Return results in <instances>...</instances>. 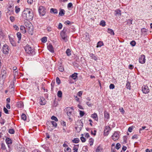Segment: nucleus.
<instances>
[{
  "mask_svg": "<svg viewBox=\"0 0 152 152\" xmlns=\"http://www.w3.org/2000/svg\"><path fill=\"white\" fill-rule=\"evenodd\" d=\"M94 139L92 138L90 139L89 140V142L91 146L93 144Z\"/></svg>",
  "mask_w": 152,
  "mask_h": 152,
  "instance_id": "c9c22d12",
  "label": "nucleus"
},
{
  "mask_svg": "<svg viewBox=\"0 0 152 152\" xmlns=\"http://www.w3.org/2000/svg\"><path fill=\"white\" fill-rule=\"evenodd\" d=\"M9 132L11 134H13L15 133V130L13 129H10L9 130Z\"/></svg>",
  "mask_w": 152,
  "mask_h": 152,
  "instance_id": "72a5a7b5",
  "label": "nucleus"
},
{
  "mask_svg": "<svg viewBox=\"0 0 152 152\" xmlns=\"http://www.w3.org/2000/svg\"><path fill=\"white\" fill-rule=\"evenodd\" d=\"M104 116L105 118L107 119H109L110 118L109 114L105 110L104 112Z\"/></svg>",
  "mask_w": 152,
  "mask_h": 152,
  "instance_id": "6ab92c4d",
  "label": "nucleus"
},
{
  "mask_svg": "<svg viewBox=\"0 0 152 152\" xmlns=\"http://www.w3.org/2000/svg\"><path fill=\"white\" fill-rule=\"evenodd\" d=\"M66 53L68 56H69L71 55V51L70 49H68L66 50Z\"/></svg>",
  "mask_w": 152,
  "mask_h": 152,
  "instance_id": "7c9ffc66",
  "label": "nucleus"
},
{
  "mask_svg": "<svg viewBox=\"0 0 152 152\" xmlns=\"http://www.w3.org/2000/svg\"><path fill=\"white\" fill-rule=\"evenodd\" d=\"M139 62L141 64H144L145 62V57L144 55H141L139 58Z\"/></svg>",
  "mask_w": 152,
  "mask_h": 152,
  "instance_id": "f8f14e48",
  "label": "nucleus"
},
{
  "mask_svg": "<svg viewBox=\"0 0 152 152\" xmlns=\"http://www.w3.org/2000/svg\"><path fill=\"white\" fill-rule=\"evenodd\" d=\"M3 52L4 54H7L9 53V46L7 45H4L3 48Z\"/></svg>",
  "mask_w": 152,
  "mask_h": 152,
  "instance_id": "1a4fd4ad",
  "label": "nucleus"
},
{
  "mask_svg": "<svg viewBox=\"0 0 152 152\" xmlns=\"http://www.w3.org/2000/svg\"><path fill=\"white\" fill-rule=\"evenodd\" d=\"M58 11L56 9L52 8L50 10V12L54 14L58 13Z\"/></svg>",
  "mask_w": 152,
  "mask_h": 152,
  "instance_id": "4be33fe9",
  "label": "nucleus"
},
{
  "mask_svg": "<svg viewBox=\"0 0 152 152\" xmlns=\"http://www.w3.org/2000/svg\"><path fill=\"white\" fill-rule=\"evenodd\" d=\"M47 31L49 32L52 31V28L50 27H48L47 28Z\"/></svg>",
  "mask_w": 152,
  "mask_h": 152,
  "instance_id": "680f3d73",
  "label": "nucleus"
},
{
  "mask_svg": "<svg viewBox=\"0 0 152 152\" xmlns=\"http://www.w3.org/2000/svg\"><path fill=\"white\" fill-rule=\"evenodd\" d=\"M1 149L3 150H5L6 149V147L5 144L4 143H2L1 144Z\"/></svg>",
  "mask_w": 152,
  "mask_h": 152,
  "instance_id": "c03bdc74",
  "label": "nucleus"
},
{
  "mask_svg": "<svg viewBox=\"0 0 152 152\" xmlns=\"http://www.w3.org/2000/svg\"><path fill=\"white\" fill-rule=\"evenodd\" d=\"M23 103L22 102H20L17 103V107L18 108H22L23 107Z\"/></svg>",
  "mask_w": 152,
  "mask_h": 152,
  "instance_id": "5701e85b",
  "label": "nucleus"
},
{
  "mask_svg": "<svg viewBox=\"0 0 152 152\" xmlns=\"http://www.w3.org/2000/svg\"><path fill=\"white\" fill-rule=\"evenodd\" d=\"M119 134L116 132H115L112 136V138L114 141L117 140L119 138Z\"/></svg>",
  "mask_w": 152,
  "mask_h": 152,
  "instance_id": "ddd939ff",
  "label": "nucleus"
},
{
  "mask_svg": "<svg viewBox=\"0 0 152 152\" xmlns=\"http://www.w3.org/2000/svg\"><path fill=\"white\" fill-rule=\"evenodd\" d=\"M65 10L63 9H61L59 13V15L61 16H63L65 14Z\"/></svg>",
  "mask_w": 152,
  "mask_h": 152,
  "instance_id": "a878e982",
  "label": "nucleus"
},
{
  "mask_svg": "<svg viewBox=\"0 0 152 152\" xmlns=\"http://www.w3.org/2000/svg\"><path fill=\"white\" fill-rule=\"evenodd\" d=\"M25 49L26 52L29 54L34 55L35 53L34 50L31 47L30 45H27L25 47Z\"/></svg>",
  "mask_w": 152,
  "mask_h": 152,
  "instance_id": "39448f33",
  "label": "nucleus"
},
{
  "mask_svg": "<svg viewBox=\"0 0 152 152\" xmlns=\"http://www.w3.org/2000/svg\"><path fill=\"white\" fill-rule=\"evenodd\" d=\"M71 149L70 148H69V147H68L66 150H65V152H71Z\"/></svg>",
  "mask_w": 152,
  "mask_h": 152,
  "instance_id": "603ef678",
  "label": "nucleus"
},
{
  "mask_svg": "<svg viewBox=\"0 0 152 152\" xmlns=\"http://www.w3.org/2000/svg\"><path fill=\"white\" fill-rule=\"evenodd\" d=\"M132 20L128 19L127 20V23L129 25L132 24Z\"/></svg>",
  "mask_w": 152,
  "mask_h": 152,
  "instance_id": "5fc2aeb1",
  "label": "nucleus"
},
{
  "mask_svg": "<svg viewBox=\"0 0 152 152\" xmlns=\"http://www.w3.org/2000/svg\"><path fill=\"white\" fill-rule=\"evenodd\" d=\"M77 73H74L73 74L70 76V77L73 79L75 80L77 78Z\"/></svg>",
  "mask_w": 152,
  "mask_h": 152,
  "instance_id": "412c9836",
  "label": "nucleus"
},
{
  "mask_svg": "<svg viewBox=\"0 0 152 152\" xmlns=\"http://www.w3.org/2000/svg\"><path fill=\"white\" fill-rule=\"evenodd\" d=\"M9 39L10 40V42L11 44L13 46H16V43L13 40V38H12L10 36H9Z\"/></svg>",
  "mask_w": 152,
  "mask_h": 152,
  "instance_id": "f3484780",
  "label": "nucleus"
},
{
  "mask_svg": "<svg viewBox=\"0 0 152 152\" xmlns=\"http://www.w3.org/2000/svg\"><path fill=\"white\" fill-rule=\"evenodd\" d=\"M55 82H52L51 83V90L53 89V88L54 87V85L55 84Z\"/></svg>",
  "mask_w": 152,
  "mask_h": 152,
  "instance_id": "338daca9",
  "label": "nucleus"
},
{
  "mask_svg": "<svg viewBox=\"0 0 152 152\" xmlns=\"http://www.w3.org/2000/svg\"><path fill=\"white\" fill-rule=\"evenodd\" d=\"M78 149V148H77L75 146L74 147L73 149L74 152H77Z\"/></svg>",
  "mask_w": 152,
  "mask_h": 152,
  "instance_id": "4d7b16f0",
  "label": "nucleus"
},
{
  "mask_svg": "<svg viewBox=\"0 0 152 152\" xmlns=\"http://www.w3.org/2000/svg\"><path fill=\"white\" fill-rule=\"evenodd\" d=\"M20 8L16 6L15 7V12L16 13H18L20 11Z\"/></svg>",
  "mask_w": 152,
  "mask_h": 152,
  "instance_id": "4c0bfd02",
  "label": "nucleus"
},
{
  "mask_svg": "<svg viewBox=\"0 0 152 152\" xmlns=\"http://www.w3.org/2000/svg\"><path fill=\"white\" fill-rule=\"evenodd\" d=\"M80 140H81V141L83 142H85L86 141V140L85 138L83 136L80 137Z\"/></svg>",
  "mask_w": 152,
  "mask_h": 152,
  "instance_id": "8fccbe9b",
  "label": "nucleus"
},
{
  "mask_svg": "<svg viewBox=\"0 0 152 152\" xmlns=\"http://www.w3.org/2000/svg\"><path fill=\"white\" fill-rule=\"evenodd\" d=\"M79 111L80 112V116H81V117L83 116L85 114V113L84 112V111H81L80 110H79Z\"/></svg>",
  "mask_w": 152,
  "mask_h": 152,
  "instance_id": "a18cd8bd",
  "label": "nucleus"
},
{
  "mask_svg": "<svg viewBox=\"0 0 152 152\" xmlns=\"http://www.w3.org/2000/svg\"><path fill=\"white\" fill-rule=\"evenodd\" d=\"M80 141L79 139L78 138H74L72 141V142L75 143H77L79 142Z\"/></svg>",
  "mask_w": 152,
  "mask_h": 152,
  "instance_id": "c85d7f7f",
  "label": "nucleus"
},
{
  "mask_svg": "<svg viewBox=\"0 0 152 152\" xmlns=\"http://www.w3.org/2000/svg\"><path fill=\"white\" fill-rule=\"evenodd\" d=\"M21 118L22 120L25 121L26 119V115L24 113H23L21 115Z\"/></svg>",
  "mask_w": 152,
  "mask_h": 152,
  "instance_id": "f704fd0d",
  "label": "nucleus"
},
{
  "mask_svg": "<svg viewBox=\"0 0 152 152\" xmlns=\"http://www.w3.org/2000/svg\"><path fill=\"white\" fill-rule=\"evenodd\" d=\"M47 40V37H44L41 39L42 42H45Z\"/></svg>",
  "mask_w": 152,
  "mask_h": 152,
  "instance_id": "ea45409f",
  "label": "nucleus"
},
{
  "mask_svg": "<svg viewBox=\"0 0 152 152\" xmlns=\"http://www.w3.org/2000/svg\"><path fill=\"white\" fill-rule=\"evenodd\" d=\"M142 91L145 94H147L149 92V89L148 86L144 85L142 87Z\"/></svg>",
  "mask_w": 152,
  "mask_h": 152,
  "instance_id": "9b49d317",
  "label": "nucleus"
},
{
  "mask_svg": "<svg viewBox=\"0 0 152 152\" xmlns=\"http://www.w3.org/2000/svg\"><path fill=\"white\" fill-rule=\"evenodd\" d=\"M62 25L61 23H60L59 24L58 26V28L60 29L62 28Z\"/></svg>",
  "mask_w": 152,
  "mask_h": 152,
  "instance_id": "e2e57ef3",
  "label": "nucleus"
},
{
  "mask_svg": "<svg viewBox=\"0 0 152 152\" xmlns=\"http://www.w3.org/2000/svg\"><path fill=\"white\" fill-rule=\"evenodd\" d=\"M73 110L74 109L73 107H67L64 110V111L65 112H66L67 115V117L70 121H72V117L73 116L72 112Z\"/></svg>",
  "mask_w": 152,
  "mask_h": 152,
  "instance_id": "f03ea898",
  "label": "nucleus"
},
{
  "mask_svg": "<svg viewBox=\"0 0 152 152\" xmlns=\"http://www.w3.org/2000/svg\"><path fill=\"white\" fill-rule=\"evenodd\" d=\"M46 104V101L45 99L43 97L40 98V101L39 102V104L41 105H44Z\"/></svg>",
  "mask_w": 152,
  "mask_h": 152,
  "instance_id": "dca6fc26",
  "label": "nucleus"
},
{
  "mask_svg": "<svg viewBox=\"0 0 152 152\" xmlns=\"http://www.w3.org/2000/svg\"><path fill=\"white\" fill-rule=\"evenodd\" d=\"M46 8L44 7L40 6L38 8V12L39 15L42 16H44L46 13Z\"/></svg>",
  "mask_w": 152,
  "mask_h": 152,
  "instance_id": "6e6552de",
  "label": "nucleus"
},
{
  "mask_svg": "<svg viewBox=\"0 0 152 152\" xmlns=\"http://www.w3.org/2000/svg\"><path fill=\"white\" fill-rule=\"evenodd\" d=\"M25 25L29 33L32 35L33 34V26L32 24L29 21H26L25 22Z\"/></svg>",
  "mask_w": 152,
  "mask_h": 152,
  "instance_id": "20e7f679",
  "label": "nucleus"
},
{
  "mask_svg": "<svg viewBox=\"0 0 152 152\" xmlns=\"http://www.w3.org/2000/svg\"><path fill=\"white\" fill-rule=\"evenodd\" d=\"M48 49L51 52L53 53L54 50L52 45L51 44H49L48 46Z\"/></svg>",
  "mask_w": 152,
  "mask_h": 152,
  "instance_id": "a211bd4d",
  "label": "nucleus"
},
{
  "mask_svg": "<svg viewBox=\"0 0 152 152\" xmlns=\"http://www.w3.org/2000/svg\"><path fill=\"white\" fill-rule=\"evenodd\" d=\"M16 35H17V37L18 38V43H19V41H20L21 39V34L19 32H18L17 33Z\"/></svg>",
  "mask_w": 152,
  "mask_h": 152,
  "instance_id": "b1692460",
  "label": "nucleus"
},
{
  "mask_svg": "<svg viewBox=\"0 0 152 152\" xmlns=\"http://www.w3.org/2000/svg\"><path fill=\"white\" fill-rule=\"evenodd\" d=\"M3 110L4 113L6 114H8L9 113L8 110L5 107H4Z\"/></svg>",
  "mask_w": 152,
  "mask_h": 152,
  "instance_id": "864d4df0",
  "label": "nucleus"
},
{
  "mask_svg": "<svg viewBox=\"0 0 152 152\" xmlns=\"http://www.w3.org/2000/svg\"><path fill=\"white\" fill-rule=\"evenodd\" d=\"M66 31L67 29L64 28L63 30L61 32V37L65 42H66L68 40L67 39V35L66 33Z\"/></svg>",
  "mask_w": 152,
  "mask_h": 152,
  "instance_id": "423d86ee",
  "label": "nucleus"
},
{
  "mask_svg": "<svg viewBox=\"0 0 152 152\" xmlns=\"http://www.w3.org/2000/svg\"><path fill=\"white\" fill-rule=\"evenodd\" d=\"M5 141L7 144L8 145L9 144H11L12 143V140L9 138H6L5 140Z\"/></svg>",
  "mask_w": 152,
  "mask_h": 152,
  "instance_id": "aec40b11",
  "label": "nucleus"
},
{
  "mask_svg": "<svg viewBox=\"0 0 152 152\" xmlns=\"http://www.w3.org/2000/svg\"><path fill=\"white\" fill-rule=\"evenodd\" d=\"M59 70L61 72H62L64 70V68L63 66H60L58 67Z\"/></svg>",
  "mask_w": 152,
  "mask_h": 152,
  "instance_id": "a19ab883",
  "label": "nucleus"
},
{
  "mask_svg": "<svg viewBox=\"0 0 152 152\" xmlns=\"http://www.w3.org/2000/svg\"><path fill=\"white\" fill-rule=\"evenodd\" d=\"M148 30L145 28H142L141 29V32L142 34H146Z\"/></svg>",
  "mask_w": 152,
  "mask_h": 152,
  "instance_id": "bb28decb",
  "label": "nucleus"
},
{
  "mask_svg": "<svg viewBox=\"0 0 152 152\" xmlns=\"http://www.w3.org/2000/svg\"><path fill=\"white\" fill-rule=\"evenodd\" d=\"M56 83L58 85H59L61 83V80L59 77H57L56 78Z\"/></svg>",
  "mask_w": 152,
  "mask_h": 152,
  "instance_id": "49530a36",
  "label": "nucleus"
},
{
  "mask_svg": "<svg viewBox=\"0 0 152 152\" xmlns=\"http://www.w3.org/2000/svg\"><path fill=\"white\" fill-rule=\"evenodd\" d=\"M103 45V43L101 41L99 42L97 44L96 47H100Z\"/></svg>",
  "mask_w": 152,
  "mask_h": 152,
  "instance_id": "473e14b6",
  "label": "nucleus"
},
{
  "mask_svg": "<svg viewBox=\"0 0 152 152\" xmlns=\"http://www.w3.org/2000/svg\"><path fill=\"white\" fill-rule=\"evenodd\" d=\"M20 29L22 33H25L26 32V30L24 26H21L20 27Z\"/></svg>",
  "mask_w": 152,
  "mask_h": 152,
  "instance_id": "393cba45",
  "label": "nucleus"
},
{
  "mask_svg": "<svg viewBox=\"0 0 152 152\" xmlns=\"http://www.w3.org/2000/svg\"><path fill=\"white\" fill-rule=\"evenodd\" d=\"M77 126H75V128L77 131L78 132H79L82 129L83 126V124L81 120H80L77 122Z\"/></svg>",
  "mask_w": 152,
  "mask_h": 152,
  "instance_id": "0eeeda50",
  "label": "nucleus"
},
{
  "mask_svg": "<svg viewBox=\"0 0 152 152\" xmlns=\"http://www.w3.org/2000/svg\"><path fill=\"white\" fill-rule=\"evenodd\" d=\"M126 88L128 89H130V83L129 81H127L126 84Z\"/></svg>",
  "mask_w": 152,
  "mask_h": 152,
  "instance_id": "2f4dec72",
  "label": "nucleus"
},
{
  "mask_svg": "<svg viewBox=\"0 0 152 152\" xmlns=\"http://www.w3.org/2000/svg\"><path fill=\"white\" fill-rule=\"evenodd\" d=\"M72 6V3H71V2L69 3L68 4L67 7L68 8H70Z\"/></svg>",
  "mask_w": 152,
  "mask_h": 152,
  "instance_id": "052dcab7",
  "label": "nucleus"
},
{
  "mask_svg": "<svg viewBox=\"0 0 152 152\" xmlns=\"http://www.w3.org/2000/svg\"><path fill=\"white\" fill-rule=\"evenodd\" d=\"M109 87L110 89H113L115 88V86L113 84H111Z\"/></svg>",
  "mask_w": 152,
  "mask_h": 152,
  "instance_id": "6e6d98bb",
  "label": "nucleus"
},
{
  "mask_svg": "<svg viewBox=\"0 0 152 152\" xmlns=\"http://www.w3.org/2000/svg\"><path fill=\"white\" fill-rule=\"evenodd\" d=\"M107 32L110 34L111 35H114L115 34L113 31L111 29L108 28L107 29Z\"/></svg>",
  "mask_w": 152,
  "mask_h": 152,
  "instance_id": "cd10ccee",
  "label": "nucleus"
},
{
  "mask_svg": "<svg viewBox=\"0 0 152 152\" xmlns=\"http://www.w3.org/2000/svg\"><path fill=\"white\" fill-rule=\"evenodd\" d=\"M42 147L46 150V151H47V152H49V150H48V148L46 147L45 145H43L42 146Z\"/></svg>",
  "mask_w": 152,
  "mask_h": 152,
  "instance_id": "13d9d810",
  "label": "nucleus"
},
{
  "mask_svg": "<svg viewBox=\"0 0 152 152\" xmlns=\"http://www.w3.org/2000/svg\"><path fill=\"white\" fill-rule=\"evenodd\" d=\"M100 25L102 26H104L105 25V22L104 20H102L100 23Z\"/></svg>",
  "mask_w": 152,
  "mask_h": 152,
  "instance_id": "79ce46f5",
  "label": "nucleus"
},
{
  "mask_svg": "<svg viewBox=\"0 0 152 152\" xmlns=\"http://www.w3.org/2000/svg\"><path fill=\"white\" fill-rule=\"evenodd\" d=\"M136 43L135 42L134 40H132L130 43V45L132 46H134L136 45Z\"/></svg>",
  "mask_w": 152,
  "mask_h": 152,
  "instance_id": "de8ad7c7",
  "label": "nucleus"
},
{
  "mask_svg": "<svg viewBox=\"0 0 152 152\" xmlns=\"http://www.w3.org/2000/svg\"><path fill=\"white\" fill-rule=\"evenodd\" d=\"M22 16L26 20H32L33 17L32 10L28 8L25 9L22 12Z\"/></svg>",
  "mask_w": 152,
  "mask_h": 152,
  "instance_id": "f257e3e1",
  "label": "nucleus"
},
{
  "mask_svg": "<svg viewBox=\"0 0 152 152\" xmlns=\"http://www.w3.org/2000/svg\"><path fill=\"white\" fill-rule=\"evenodd\" d=\"M62 95V92L61 91H59L57 93V96L59 97H61Z\"/></svg>",
  "mask_w": 152,
  "mask_h": 152,
  "instance_id": "e433bc0d",
  "label": "nucleus"
},
{
  "mask_svg": "<svg viewBox=\"0 0 152 152\" xmlns=\"http://www.w3.org/2000/svg\"><path fill=\"white\" fill-rule=\"evenodd\" d=\"M121 145L119 143H117L116 145L115 148L117 149L118 150L121 147Z\"/></svg>",
  "mask_w": 152,
  "mask_h": 152,
  "instance_id": "58836bf2",
  "label": "nucleus"
},
{
  "mask_svg": "<svg viewBox=\"0 0 152 152\" xmlns=\"http://www.w3.org/2000/svg\"><path fill=\"white\" fill-rule=\"evenodd\" d=\"M10 20L12 22L14 21V20H15L14 17L12 16H10Z\"/></svg>",
  "mask_w": 152,
  "mask_h": 152,
  "instance_id": "69168bd1",
  "label": "nucleus"
},
{
  "mask_svg": "<svg viewBox=\"0 0 152 152\" xmlns=\"http://www.w3.org/2000/svg\"><path fill=\"white\" fill-rule=\"evenodd\" d=\"M82 93L83 92L82 91H80L78 93L77 95L79 96H81L82 94Z\"/></svg>",
  "mask_w": 152,
  "mask_h": 152,
  "instance_id": "0e129e2a",
  "label": "nucleus"
},
{
  "mask_svg": "<svg viewBox=\"0 0 152 152\" xmlns=\"http://www.w3.org/2000/svg\"><path fill=\"white\" fill-rule=\"evenodd\" d=\"M111 130V129L110 126H106L104 130V136H107Z\"/></svg>",
  "mask_w": 152,
  "mask_h": 152,
  "instance_id": "9d476101",
  "label": "nucleus"
},
{
  "mask_svg": "<svg viewBox=\"0 0 152 152\" xmlns=\"http://www.w3.org/2000/svg\"><path fill=\"white\" fill-rule=\"evenodd\" d=\"M115 15L116 16H121V11L119 9H117L115 11Z\"/></svg>",
  "mask_w": 152,
  "mask_h": 152,
  "instance_id": "2eb2a0df",
  "label": "nucleus"
},
{
  "mask_svg": "<svg viewBox=\"0 0 152 152\" xmlns=\"http://www.w3.org/2000/svg\"><path fill=\"white\" fill-rule=\"evenodd\" d=\"M51 123L52 124V125L53 126L56 127L57 126V124L56 122L54 121H51Z\"/></svg>",
  "mask_w": 152,
  "mask_h": 152,
  "instance_id": "37998d69",
  "label": "nucleus"
},
{
  "mask_svg": "<svg viewBox=\"0 0 152 152\" xmlns=\"http://www.w3.org/2000/svg\"><path fill=\"white\" fill-rule=\"evenodd\" d=\"M92 117L94 118H95L97 117V114L96 113H94L91 115Z\"/></svg>",
  "mask_w": 152,
  "mask_h": 152,
  "instance_id": "3c124183",
  "label": "nucleus"
},
{
  "mask_svg": "<svg viewBox=\"0 0 152 152\" xmlns=\"http://www.w3.org/2000/svg\"><path fill=\"white\" fill-rule=\"evenodd\" d=\"M51 119L52 120H54L55 121H58L57 118L54 116H52Z\"/></svg>",
  "mask_w": 152,
  "mask_h": 152,
  "instance_id": "09e8293b",
  "label": "nucleus"
},
{
  "mask_svg": "<svg viewBox=\"0 0 152 152\" xmlns=\"http://www.w3.org/2000/svg\"><path fill=\"white\" fill-rule=\"evenodd\" d=\"M127 138V136H124L123 137L124 140V142L125 143L126 142Z\"/></svg>",
  "mask_w": 152,
  "mask_h": 152,
  "instance_id": "bf43d9fd",
  "label": "nucleus"
},
{
  "mask_svg": "<svg viewBox=\"0 0 152 152\" xmlns=\"http://www.w3.org/2000/svg\"><path fill=\"white\" fill-rule=\"evenodd\" d=\"M7 74L6 69L5 68H2L0 76V84L3 85L4 80L7 77Z\"/></svg>",
  "mask_w": 152,
  "mask_h": 152,
  "instance_id": "7ed1b4c3",
  "label": "nucleus"
},
{
  "mask_svg": "<svg viewBox=\"0 0 152 152\" xmlns=\"http://www.w3.org/2000/svg\"><path fill=\"white\" fill-rule=\"evenodd\" d=\"M103 148L102 146H99L96 149V152H99L101 151L102 150Z\"/></svg>",
  "mask_w": 152,
  "mask_h": 152,
  "instance_id": "c756f323",
  "label": "nucleus"
},
{
  "mask_svg": "<svg viewBox=\"0 0 152 152\" xmlns=\"http://www.w3.org/2000/svg\"><path fill=\"white\" fill-rule=\"evenodd\" d=\"M5 11H7L6 12L7 13H8L9 14H10L13 11V9L11 5H9L7 10H5Z\"/></svg>",
  "mask_w": 152,
  "mask_h": 152,
  "instance_id": "4468645a",
  "label": "nucleus"
},
{
  "mask_svg": "<svg viewBox=\"0 0 152 152\" xmlns=\"http://www.w3.org/2000/svg\"><path fill=\"white\" fill-rule=\"evenodd\" d=\"M27 2L28 4H31L33 3V0H27Z\"/></svg>",
  "mask_w": 152,
  "mask_h": 152,
  "instance_id": "774afa93",
  "label": "nucleus"
}]
</instances>
